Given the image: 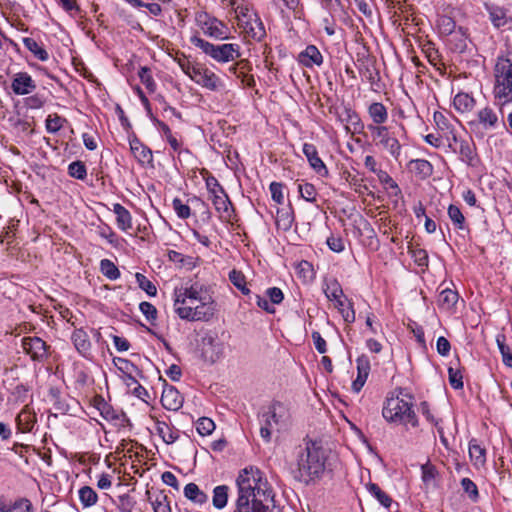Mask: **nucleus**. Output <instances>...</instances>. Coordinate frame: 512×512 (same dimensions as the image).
Wrapping results in <instances>:
<instances>
[{"instance_id": "1", "label": "nucleus", "mask_w": 512, "mask_h": 512, "mask_svg": "<svg viewBox=\"0 0 512 512\" xmlns=\"http://www.w3.org/2000/svg\"><path fill=\"white\" fill-rule=\"evenodd\" d=\"M238 496L232 512H270L274 492L264 474L256 467L244 468L236 479Z\"/></svg>"}, {"instance_id": "2", "label": "nucleus", "mask_w": 512, "mask_h": 512, "mask_svg": "<svg viewBox=\"0 0 512 512\" xmlns=\"http://www.w3.org/2000/svg\"><path fill=\"white\" fill-rule=\"evenodd\" d=\"M175 312L181 319L209 321L215 314L212 297L197 283L174 290Z\"/></svg>"}, {"instance_id": "3", "label": "nucleus", "mask_w": 512, "mask_h": 512, "mask_svg": "<svg viewBox=\"0 0 512 512\" xmlns=\"http://www.w3.org/2000/svg\"><path fill=\"white\" fill-rule=\"evenodd\" d=\"M328 451L316 442L306 443L297 456V474L295 478L308 485L320 479L327 467Z\"/></svg>"}, {"instance_id": "4", "label": "nucleus", "mask_w": 512, "mask_h": 512, "mask_svg": "<svg viewBox=\"0 0 512 512\" xmlns=\"http://www.w3.org/2000/svg\"><path fill=\"white\" fill-rule=\"evenodd\" d=\"M258 418L260 435L266 442H270L274 430L281 431L286 429L291 421L289 408L279 401H274L266 408H263Z\"/></svg>"}, {"instance_id": "5", "label": "nucleus", "mask_w": 512, "mask_h": 512, "mask_svg": "<svg viewBox=\"0 0 512 512\" xmlns=\"http://www.w3.org/2000/svg\"><path fill=\"white\" fill-rule=\"evenodd\" d=\"M493 96L502 113V107L512 103V61L498 57L494 67Z\"/></svg>"}, {"instance_id": "6", "label": "nucleus", "mask_w": 512, "mask_h": 512, "mask_svg": "<svg viewBox=\"0 0 512 512\" xmlns=\"http://www.w3.org/2000/svg\"><path fill=\"white\" fill-rule=\"evenodd\" d=\"M412 403L397 397L388 398L382 410L383 417L391 423L418 427L419 422Z\"/></svg>"}, {"instance_id": "7", "label": "nucleus", "mask_w": 512, "mask_h": 512, "mask_svg": "<svg viewBox=\"0 0 512 512\" xmlns=\"http://www.w3.org/2000/svg\"><path fill=\"white\" fill-rule=\"evenodd\" d=\"M190 42L205 55L218 63H228L241 57L240 45L235 43L213 44L198 35L190 38Z\"/></svg>"}, {"instance_id": "8", "label": "nucleus", "mask_w": 512, "mask_h": 512, "mask_svg": "<svg viewBox=\"0 0 512 512\" xmlns=\"http://www.w3.org/2000/svg\"><path fill=\"white\" fill-rule=\"evenodd\" d=\"M183 72L198 85L210 91H219L223 88L221 79L203 64H181Z\"/></svg>"}, {"instance_id": "9", "label": "nucleus", "mask_w": 512, "mask_h": 512, "mask_svg": "<svg viewBox=\"0 0 512 512\" xmlns=\"http://www.w3.org/2000/svg\"><path fill=\"white\" fill-rule=\"evenodd\" d=\"M367 129L371 133L375 145L387 151L395 160H398L402 146L395 133L384 125H368Z\"/></svg>"}, {"instance_id": "10", "label": "nucleus", "mask_w": 512, "mask_h": 512, "mask_svg": "<svg viewBox=\"0 0 512 512\" xmlns=\"http://www.w3.org/2000/svg\"><path fill=\"white\" fill-rule=\"evenodd\" d=\"M196 23L206 36L215 40H227L231 37L229 27L207 13L197 14Z\"/></svg>"}, {"instance_id": "11", "label": "nucleus", "mask_w": 512, "mask_h": 512, "mask_svg": "<svg viewBox=\"0 0 512 512\" xmlns=\"http://www.w3.org/2000/svg\"><path fill=\"white\" fill-rule=\"evenodd\" d=\"M500 111L495 108L486 105L485 107L478 110L476 119L470 122L471 126L481 127L485 131H493L501 126H505L502 117H499Z\"/></svg>"}, {"instance_id": "12", "label": "nucleus", "mask_w": 512, "mask_h": 512, "mask_svg": "<svg viewBox=\"0 0 512 512\" xmlns=\"http://www.w3.org/2000/svg\"><path fill=\"white\" fill-rule=\"evenodd\" d=\"M201 356L204 361L215 363L224 352V344L218 339L216 334L208 333L201 339Z\"/></svg>"}, {"instance_id": "13", "label": "nucleus", "mask_w": 512, "mask_h": 512, "mask_svg": "<svg viewBox=\"0 0 512 512\" xmlns=\"http://www.w3.org/2000/svg\"><path fill=\"white\" fill-rule=\"evenodd\" d=\"M22 348L34 361L42 362L48 358L49 346L39 337L22 338Z\"/></svg>"}, {"instance_id": "14", "label": "nucleus", "mask_w": 512, "mask_h": 512, "mask_svg": "<svg viewBox=\"0 0 512 512\" xmlns=\"http://www.w3.org/2000/svg\"><path fill=\"white\" fill-rule=\"evenodd\" d=\"M239 28L242 29L246 37L256 41H262L266 36L264 24L258 14L249 18L248 21L242 19V24H240Z\"/></svg>"}, {"instance_id": "15", "label": "nucleus", "mask_w": 512, "mask_h": 512, "mask_svg": "<svg viewBox=\"0 0 512 512\" xmlns=\"http://www.w3.org/2000/svg\"><path fill=\"white\" fill-rule=\"evenodd\" d=\"M11 89L16 95H27L36 89V83L27 72H19L12 79Z\"/></svg>"}, {"instance_id": "16", "label": "nucleus", "mask_w": 512, "mask_h": 512, "mask_svg": "<svg viewBox=\"0 0 512 512\" xmlns=\"http://www.w3.org/2000/svg\"><path fill=\"white\" fill-rule=\"evenodd\" d=\"M357 364V378L352 383V390L355 393L360 392L364 386L368 375L370 373V361L366 355H361L356 359Z\"/></svg>"}, {"instance_id": "17", "label": "nucleus", "mask_w": 512, "mask_h": 512, "mask_svg": "<svg viewBox=\"0 0 512 512\" xmlns=\"http://www.w3.org/2000/svg\"><path fill=\"white\" fill-rule=\"evenodd\" d=\"M71 340L76 350L85 358L91 355L92 344L89 335L83 328L75 329L72 333Z\"/></svg>"}, {"instance_id": "18", "label": "nucleus", "mask_w": 512, "mask_h": 512, "mask_svg": "<svg viewBox=\"0 0 512 512\" xmlns=\"http://www.w3.org/2000/svg\"><path fill=\"white\" fill-rule=\"evenodd\" d=\"M456 153H459L461 161L471 167H475L479 163L476 146L473 141L460 140Z\"/></svg>"}, {"instance_id": "19", "label": "nucleus", "mask_w": 512, "mask_h": 512, "mask_svg": "<svg viewBox=\"0 0 512 512\" xmlns=\"http://www.w3.org/2000/svg\"><path fill=\"white\" fill-rule=\"evenodd\" d=\"M303 153L307 157L310 166L321 176H328V169L324 162L318 156V151L313 144L305 143L303 145Z\"/></svg>"}, {"instance_id": "20", "label": "nucleus", "mask_w": 512, "mask_h": 512, "mask_svg": "<svg viewBox=\"0 0 512 512\" xmlns=\"http://www.w3.org/2000/svg\"><path fill=\"white\" fill-rule=\"evenodd\" d=\"M485 9L488 12L489 20L495 28L499 29L508 23L509 17L507 16L506 9L503 7L486 3Z\"/></svg>"}, {"instance_id": "21", "label": "nucleus", "mask_w": 512, "mask_h": 512, "mask_svg": "<svg viewBox=\"0 0 512 512\" xmlns=\"http://www.w3.org/2000/svg\"><path fill=\"white\" fill-rule=\"evenodd\" d=\"M210 199L221 217L229 219L231 217V201L224 190L210 195Z\"/></svg>"}, {"instance_id": "22", "label": "nucleus", "mask_w": 512, "mask_h": 512, "mask_svg": "<svg viewBox=\"0 0 512 512\" xmlns=\"http://www.w3.org/2000/svg\"><path fill=\"white\" fill-rule=\"evenodd\" d=\"M182 402L180 393L174 387L163 390L161 403L165 409L176 411L181 408Z\"/></svg>"}, {"instance_id": "23", "label": "nucleus", "mask_w": 512, "mask_h": 512, "mask_svg": "<svg viewBox=\"0 0 512 512\" xmlns=\"http://www.w3.org/2000/svg\"><path fill=\"white\" fill-rule=\"evenodd\" d=\"M130 149L134 157L141 164H151L153 161L152 151L138 139L130 141Z\"/></svg>"}, {"instance_id": "24", "label": "nucleus", "mask_w": 512, "mask_h": 512, "mask_svg": "<svg viewBox=\"0 0 512 512\" xmlns=\"http://www.w3.org/2000/svg\"><path fill=\"white\" fill-rule=\"evenodd\" d=\"M299 62L306 67L320 66L323 62V57L316 46L309 45L299 54Z\"/></svg>"}, {"instance_id": "25", "label": "nucleus", "mask_w": 512, "mask_h": 512, "mask_svg": "<svg viewBox=\"0 0 512 512\" xmlns=\"http://www.w3.org/2000/svg\"><path fill=\"white\" fill-rule=\"evenodd\" d=\"M155 430L166 444H172L179 438V430L163 420L156 421Z\"/></svg>"}, {"instance_id": "26", "label": "nucleus", "mask_w": 512, "mask_h": 512, "mask_svg": "<svg viewBox=\"0 0 512 512\" xmlns=\"http://www.w3.org/2000/svg\"><path fill=\"white\" fill-rule=\"evenodd\" d=\"M323 291L330 301H338L344 298L343 289L336 278L326 279L323 285Z\"/></svg>"}, {"instance_id": "27", "label": "nucleus", "mask_w": 512, "mask_h": 512, "mask_svg": "<svg viewBox=\"0 0 512 512\" xmlns=\"http://www.w3.org/2000/svg\"><path fill=\"white\" fill-rule=\"evenodd\" d=\"M368 114L373 121L372 125H383L388 119V111L383 103L373 102L368 107Z\"/></svg>"}, {"instance_id": "28", "label": "nucleus", "mask_w": 512, "mask_h": 512, "mask_svg": "<svg viewBox=\"0 0 512 512\" xmlns=\"http://www.w3.org/2000/svg\"><path fill=\"white\" fill-rule=\"evenodd\" d=\"M113 212L116 214V221L119 229L127 231L132 228L131 214L124 206L119 203L114 204Z\"/></svg>"}, {"instance_id": "29", "label": "nucleus", "mask_w": 512, "mask_h": 512, "mask_svg": "<svg viewBox=\"0 0 512 512\" xmlns=\"http://www.w3.org/2000/svg\"><path fill=\"white\" fill-rule=\"evenodd\" d=\"M36 422V416L28 408H24L16 418L19 431L22 433L30 432Z\"/></svg>"}, {"instance_id": "30", "label": "nucleus", "mask_w": 512, "mask_h": 512, "mask_svg": "<svg viewBox=\"0 0 512 512\" xmlns=\"http://www.w3.org/2000/svg\"><path fill=\"white\" fill-rule=\"evenodd\" d=\"M167 256L169 261L173 262L178 268L192 270L196 265L193 257L183 255L182 253L174 250H169Z\"/></svg>"}, {"instance_id": "31", "label": "nucleus", "mask_w": 512, "mask_h": 512, "mask_svg": "<svg viewBox=\"0 0 512 512\" xmlns=\"http://www.w3.org/2000/svg\"><path fill=\"white\" fill-rule=\"evenodd\" d=\"M409 165H410L411 171H413L421 179H426V178L430 177L433 173L432 164L425 159L411 160Z\"/></svg>"}, {"instance_id": "32", "label": "nucleus", "mask_w": 512, "mask_h": 512, "mask_svg": "<svg viewBox=\"0 0 512 512\" xmlns=\"http://www.w3.org/2000/svg\"><path fill=\"white\" fill-rule=\"evenodd\" d=\"M453 105L457 111L465 113L474 108L475 100L469 94L460 92L454 97Z\"/></svg>"}, {"instance_id": "33", "label": "nucleus", "mask_w": 512, "mask_h": 512, "mask_svg": "<svg viewBox=\"0 0 512 512\" xmlns=\"http://www.w3.org/2000/svg\"><path fill=\"white\" fill-rule=\"evenodd\" d=\"M184 495L187 499L196 504H203L208 500V496L200 490L198 485L195 483H188L184 487Z\"/></svg>"}, {"instance_id": "34", "label": "nucleus", "mask_w": 512, "mask_h": 512, "mask_svg": "<svg viewBox=\"0 0 512 512\" xmlns=\"http://www.w3.org/2000/svg\"><path fill=\"white\" fill-rule=\"evenodd\" d=\"M469 456L476 467H481L486 462V450L472 440L469 444Z\"/></svg>"}, {"instance_id": "35", "label": "nucleus", "mask_w": 512, "mask_h": 512, "mask_svg": "<svg viewBox=\"0 0 512 512\" xmlns=\"http://www.w3.org/2000/svg\"><path fill=\"white\" fill-rule=\"evenodd\" d=\"M229 487L226 485L216 486L213 490L212 503L217 509H223L228 503Z\"/></svg>"}, {"instance_id": "36", "label": "nucleus", "mask_w": 512, "mask_h": 512, "mask_svg": "<svg viewBox=\"0 0 512 512\" xmlns=\"http://www.w3.org/2000/svg\"><path fill=\"white\" fill-rule=\"evenodd\" d=\"M335 308L340 312L346 323H353L355 321V311L346 297L336 301Z\"/></svg>"}, {"instance_id": "37", "label": "nucleus", "mask_w": 512, "mask_h": 512, "mask_svg": "<svg viewBox=\"0 0 512 512\" xmlns=\"http://www.w3.org/2000/svg\"><path fill=\"white\" fill-rule=\"evenodd\" d=\"M448 216L456 229L469 231L465 217L458 206L453 204L449 205Z\"/></svg>"}, {"instance_id": "38", "label": "nucleus", "mask_w": 512, "mask_h": 512, "mask_svg": "<svg viewBox=\"0 0 512 512\" xmlns=\"http://www.w3.org/2000/svg\"><path fill=\"white\" fill-rule=\"evenodd\" d=\"M94 406L99 410L101 416L106 420L118 419V415L110 404H108L103 397L96 396L94 398Z\"/></svg>"}, {"instance_id": "39", "label": "nucleus", "mask_w": 512, "mask_h": 512, "mask_svg": "<svg viewBox=\"0 0 512 512\" xmlns=\"http://www.w3.org/2000/svg\"><path fill=\"white\" fill-rule=\"evenodd\" d=\"M23 44L40 61L48 60V52L42 46H40L35 39L25 37L23 38Z\"/></svg>"}, {"instance_id": "40", "label": "nucleus", "mask_w": 512, "mask_h": 512, "mask_svg": "<svg viewBox=\"0 0 512 512\" xmlns=\"http://www.w3.org/2000/svg\"><path fill=\"white\" fill-rule=\"evenodd\" d=\"M458 301V293L454 290H451V289H444L440 294H439V299H438V302H439V305L440 307H442L443 309H451L452 307H454V305L457 303Z\"/></svg>"}, {"instance_id": "41", "label": "nucleus", "mask_w": 512, "mask_h": 512, "mask_svg": "<svg viewBox=\"0 0 512 512\" xmlns=\"http://www.w3.org/2000/svg\"><path fill=\"white\" fill-rule=\"evenodd\" d=\"M158 125H159V128L161 129L162 133L166 137V140L168 141V143L170 144L171 148L174 151H178L179 155H181L182 153H189V150H187V149L180 150V143L174 137L171 129L169 128V126L167 124H165L164 122H158Z\"/></svg>"}, {"instance_id": "42", "label": "nucleus", "mask_w": 512, "mask_h": 512, "mask_svg": "<svg viewBox=\"0 0 512 512\" xmlns=\"http://www.w3.org/2000/svg\"><path fill=\"white\" fill-rule=\"evenodd\" d=\"M79 499L84 507H91L98 500L97 493L89 486H84L79 490Z\"/></svg>"}, {"instance_id": "43", "label": "nucleus", "mask_w": 512, "mask_h": 512, "mask_svg": "<svg viewBox=\"0 0 512 512\" xmlns=\"http://www.w3.org/2000/svg\"><path fill=\"white\" fill-rule=\"evenodd\" d=\"M100 270L104 276L110 280H116L120 277V271L117 266L109 259H103L100 262Z\"/></svg>"}, {"instance_id": "44", "label": "nucleus", "mask_w": 512, "mask_h": 512, "mask_svg": "<svg viewBox=\"0 0 512 512\" xmlns=\"http://www.w3.org/2000/svg\"><path fill=\"white\" fill-rule=\"evenodd\" d=\"M437 26L442 35H451L455 31L456 23L452 17L441 15L437 20Z\"/></svg>"}, {"instance_id": "45", "label": "nucleus", "mask_w": 512, "mask_h": 512, "mask_svg": "<svg viewBox=\"0 0 512 512\" xmlns=\"http://www.w3.org/2000/svg\"><path fill=\"white\" fill-rule=\"evenodd\" d=\"M229 280L232 284L237 287L243 294L249 295L250 290L246 287V279L244 274L241 271H237L233 269L229 273Z\"/></svg>"}, {"instance_id": "46", "label": "nucleus", "mask_w": 512, "mask_h": 512, "mask_svg": "<svg viewBox=\"0 0 512 512\" xmlns=\"http://www.w3.org/2000/svg\"><path fill=\"white\" fill-rule=\"evenodd\" d=\"M368 490L384 507H389L391 505L392 498L386 494L377 484H369Z\"/></svg>"}, {"instance_id": "47", "label": "nucleus", "mask_w": 512, "mask_h": 512, "mask_svg": "<svg viewBox=\"0 0 512 512\" xmlns=\"http://www.w3.org/2000/svg\"><path fill=\"white\" fill-rule=\"evenodd\" d=\"M68 174L76 179L84 180L87 176L86 166L82 161H74L68 166Z\"/></svg>"}, {"instance_id": "48", "label": "nucleus", "mask_w": 512, "mask_h": 512, "mask_svg": "<svg viewBox=\"0 0 512 512\" xmlns=\"http://www.w3.org/2000/svg\"><path fill=\"white\" fill-rule=\"evenodd\" d=\"M496 341L502 355L503 363L507 367L512 368V352L509 346L505 344V336H498Z\"/></svg>"}, {"instance_id": "49", "label": "nucleus", "mask_w": 512, "mask_h": 512, "mask_svg": "<svg viewBox=\"0 0 512 512\" xmlns=\"http://www.w3.org/2000/svg\"><path fill=\"white\" fill-rule=\"evenodd\" d=\"M0 512H32V504L28 499H20L10 507H1Z\"/></svg>"}, {"instance_id": "50", "label": "nucleus", "mask_w": 512, "mask_h": 512, "mask_svg": "<svg viewBox=\"0 0 512 512\" xmlns=\"http://www.w3.org/2000/svg\"><path fill=\"white\" fill-rule=\"evenodd\" d=\"M298 191L301 197L307 202H316L317 191L313 184L303 183L298 184Z\"/></svg>"}, {"instance_id": "51", "label": "nucleus", "mask_w": 512, "mask_h": 512, "mask_svg": "<svg viewBox=\"0 0 512 512\" xmlns=\"http://www.w3.org/2000/svg\"><path fill=\"white\" fill-rule=\"evenodd\" d=\"M196 430L202 436L210 435L215 430V423L210 418L202 417L196 423Z\"/></svg>"}, {"instance_id": "52", "label": "nucleus", "mask_w": 512, "mask_h": 512, "mask_svg": "<svg viewBox=\"0 0 512 512\" xmlns=\"http://www.w3.org/2000/svg\"><path fill=\"white\" fill-rule=\"evenodd\" d=\"M294 221L293 212L278 210L276 216V222L278 226H281L284 230H288L292 227Z\"/></svg>"}, {"instance_id": "53", "label": "nucleus", "mask_w": 512, "mask_h": 512, "mask_svg": "<svg viewBox=\"0 0 512 512\" xmlns=\"http://www.w3.org/2000/svg\"><path fill=\"white\" fill-rule=\"evenodd\" d=\"M137 284L144 290L149 296H155L157 294L156 286L141 273L135 275Z\"/></svg>"}, {"instance_id": "54", "label": "nucleus", "mask_w": 512, "mask_h": 512, "mask_svg": "<svg viewBox=\"0 0 512 512\" xmlns=\"http://www.w3.org/2000/svg\"><path fill=\"white\" fill-rule=\"evenodd\" d=\"M138 76L142 84L145 85L146 89L149 92H154L156 89V84L153 80L151 71L148 67H141Z\"/></svg>"}, {"instance_id": "55", "label": "nucleus", "mask_w": 512, "mask_h": 512, "mask_svg": "<svg viewBox=\"0 0 512 512\" xmlns=\"http://www.w3.org/2000/svg\"><path fill=\"white\" fill-rule=\"evenodd\" d=\"M461 487L469 498L476 502L479 498V492L476 484L469 478H463L461 480Z\"/></svg>"}, {"instance_id": "56", "label": "nucleus", "mask_w": 512, "mask_h": 512, "mask_svg": "<svg viewBox=\"0 0 512 512\" xmlns=\"http://www.w3.org/2000/svg\"><path fill=\"white\" fill-rule=\"evenodd\" d=\"M66 120L57 114L49 115L46 119V129L50 133L58 132Z\"/></svg>"}, {"instance_id": "57", "label": "nucleus", "mask_w": 512, "mask_h": 512, "mask_svg": "<svg viewBox=\"0 0 512 512\" xmlns=\"http://www.w3.org/2000/svg\"><path fill=\"white\" fill-rule=\"evenodd\" d=\"M420 411L422 415L426 418V420L435 425L437 427V430L440 434L443 433L442 427L439 426V421L433 416V414L430 411V406L426 401H423L420 403Z\"/></svg>"}, {"instance_id": "58", "label": "nucleus", "mask_w": 512, "mask_h": 512, "mask_svg": "<svg viewBox=\"0 0 512 512\" xmlns=\"http://www.w3.org/2000/svg\"><path fill=\"white\" fill-rule=\"evenodd\" d=\"M173 209L177 216L181 219H187L191 215L190 207L184 204L179 198H175L172 202Z\"/></svg>"}, {"instance_id": "59", "label": "nucleus", "mask_w": 512, "mask_h": 512, "mask_svg": "<svg viewBox=\"0 0 512 512\" xmlns=\"http://www.w3.org/2000/svg\"><path fill=\"white\" fill-rule=\"evenodd\" d=\"M449 383L454 389H462L463 388V377L462 373L458 369H454L453 367H449L448 369Z\"/></svg>"}, {"instance_id": "60", "label": "nucleus", "mask_w": 512, "mask_h": 512, "mask_svg": "<svg viewBox=\"0 0 512 512\" xmlns=\"http://www.w3.org/2000/svg\"><path fill=\"white\" fill-rule=\"evenodd\" d=\"M421 471H422V480L425 484H430L432 481H434V479L437 475V470H436L435 466H433L429 462H427L421 466Z\"/></svg>"}, {"instance_id": "61", "label": "nucleus", "mask_w": 512, "mask_h": 512, "mask_svg": "<svg viewBox=\"0 0 512 512\" xmlns=\"http://www.w3.org/2000/svg\"><path fill=\"white\" fill-rule=\"evenodd\" d=\"M140 311L145 315L146 319L153 323L157 318V309L149 302H141L139 305Z\"/></svg>"}, {"instance_id": "62", "label": "nucleus", "mask_w": 512, "mask_h": 512, "mask_svg": "<svg viewBox=\"0 0 512 512\" xmlns=\"http://www.w3.org/2000/svg\"><path fill=\"white\" fill-rule=\"evenodd\" d=\"M152 506L154 512H169L171 509L170 501L166 495L156 497Z\"/></svg>"}, {"instance_id": "63", "label": "nucleus", "mask_w": 512, "mask_h": 512, "mask_svg": "<svg viewBox=\"0 0 512 512\" xmlns=\"http://www.w3.org/2000/svg\"><path fill=\"white\" fill-rule=\"evenodd\" d=\"M297 272L300 277L305 280H312L314 277V270L308 261H302L297 266Z\"/></svg>"}, {"instance_id": "64", "label": "nucleus", "mask_w": 512, "mask_h": 512, "mask_svg": "<svg viewBox=\"0 0 512 512\" xmlns=\"http://www.w3.org/2000/svg\"><path fill=\"white\" fill-rule=\"evenodd\" d=\"M135 502L128 495H121L118 497V508L121 512H132Z\"/></svg>"}]
</instances>
